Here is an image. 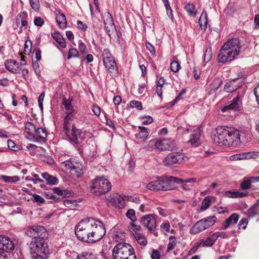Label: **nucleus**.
<instances>
[{"label":"nucleus","mask_w":259,"mask_h":259,"mask_svg":"<svg viewBox=\"0 0 259 259\" xmlns=\"http://www.w3.org/2000/svg\"><path fill=\"white\" fill-rule=\"evenodd\" d=\"M241 46L240 39L233 38L224 44L217 57L219 63L225 64L235 59L240 53Z\"/></svg>","instance_id":"obj_1"},{"label":"nucleus","mask_w":259,"mask_h":259,"mask_svg":"<svg viewBox=\"0 0 259 259\" xmlns=\"http://www.w3.org/2000/svg\"><path fill=\"white\" fill-rule=\"evenodd\" d=\"M182 181L172 176L161 177L155 181H152L147 185V188L155 191H168L176 188L175 184H180Z\"/></svg>","instance_id":"obj_2"},{"label":"nucleus","mask_w":259,"mask_h":259,"mask_svg":"<svg viewBox=\"0 0 259 259\" xmlns=\"http://www.w3.org/2000/svg\"><path fill=\"white\" fill-rule=\"evenodd\" d=\"M95 224V219L88 218L81 220L75 227V233L77 238L80 241L89 243L93 225Z\"/></svg>","instance_id":"obj_3"},{"label":"nucleus","mask_w":259,"mask_h":259,"mask_svg":"<svg viewBox=\"0 0 259 259\" xmlns=\"http://www.w3.org/2000/svg\"><path fill=\"white\" fill-rule=\"evenodd\" d=\"M112 255L114 259H137L132 246L125 242L118 243L114 247Z\"/></svg>","instance_id":"obj_4"},{"label":"nucleus","mask_w":259,"mask_h":259,"mask_svg":"<svg viewBox=\"0 0 259 259\" xmlns=\"http://www.w3.org/2000/svg\"><path fill=\"white\" fill-rule=\"evenodd\" d=\"M30 250L34 259H46L49 250L46 240H32L30 244Z\"/></svg>","instance_id":"obj_5"},{"label":"nucleus","mask_w":259,"mask_h":259,"mask_svg":"<svg viewBox=\"0 0 259 259\" xmlns=\"http://www.w3.org/2000/svg\"><path fill=\"white\" fill-rule=\"evenodd\" d=\"M111 184L105 177H97L90 183L92 193L100 196L108 192L111 189Z\"/></svg>","instance_id":"obj_6"},{"label":"nucleus","mask_w":259,"mask_h":259,"mask_svg":"<svg viewBox=\"0 0 259 259\" xmlns=\"http://www.w3.org/2000/svg\"><path fill=\"white\" fill-rule=\"evenodd\" d=\"M216 222L217 218L214 215L201 219L197 221L190 229V233L192 234H198L213 226Z\"/></svg>","instance_id":"obj_7"},{"label":"nucleus","mask_w":259,"mask_h":259,"mask_svg":"<svg viewBox=\"0 0 259 259\" xmlns=\"http://www.w3.org/2000/svg\"><path fill=\"white\" fill-rule=\"evenodd\" d=\"M104 65L108 71L112 74L118 73L115 60L108 49H104L102 52Z\"/></svg>","instance_id":"obj_8"},{"label":"nucleus","mask_w":259,"mask_h":259,"mask_svg":"<svg viewBox=\"0 0 259 259\" xmlns=\"http://www.w3.org/2000/svg\"><path fill=\"white\" fill-rule=\"evenodd\" d=\"M26 234L32 238V240H46L45 238L48 233L46 229L43 226L33 225L27 228Z\"/></svg>","instance_id":"obj_9"},{"label":"nucleus","mask_w":259,"mask_h":259,"mask_svg":"<svg viewBox=\"0 0 259 259\" xmlns=\"http://www.w3.org/2000/svg\"><path fill=\"white\" fill-rule=\"evenodd\" d=\"M93 226L89 243H95L100 241L106 233L105 227L99 220L95 219V224Z\"/></svg>","instance_id":"obj_10"},{"label":"nucleus","mask_w":259,"mask_h":259,"mask_svg":"<svg viewBox=\"0 0 259 259\" xmlns=\"http://www.w3.org/2000/svg\"><path fill=\"white\" fill-rule=\"evenodd\" d=\"M189 157L185 156L184 153L180 152H172L168 154L164 159L163 162L165 165H170L174 164H181L188 161Z\"/></svg>","instance_id":"obj_11"},{"label":"nucleus","mask_w":259,"mask_h":259,"mask_svg":"<svg viewBox=\"0 0 259 259\" xmlns=\"http://www.w3.org/2000/svg\"><path fill=\"white\" fill-rule=\"evenodd\" d=\"M226 139L227 146H235L240 143V138L239 132L238 130L232 128L226 127Z\"/></svg>","instance_id":"obj_12"},{"label":"nucleus","mask_w":259,"mask_h":259,"mask_svg":"<svg viewBox=\"0 0 259 259\" xmlns=\"http://www.w3.org/2000/svg\"><path fill=\"white\" fill-rule=\"evenodd\" d=\"M216 134L212 137L214 144L219 145L222 144L223 146H227L226 136V128L223 126L218 127L215 128Z\"/></svg>","instance_id":"obj_13"},{"label":"nucleus","mask_w":259,"mask_h":259,"mask_svg":"<svg viewBox=\"0 0 259 259\" xmlns=\"http://www.w3.org/2000/svg\"><path fill=\"white\" fill-rule=\"evenodd\" d=\"M103 23L105 29L108 35L111 37V34L114 31H116V27L114 23L112 16L109 12L104 13L103 16Z\"/></svg>","instance_id":"obj_14"},{"label":"nucleus","mask_w":259,"mask_h":259,"mask_svg":"<svg viewBox=\"0 0 259 259\" xmlns=\"http://www.w3.org/2000/svg\"><path fill=\"white\" fill-rule=\"evenodd\" d=\"M14 248V243L9 237L0 235V250L7 252H12ZM1 255V251H0V256Z\"/></svg>","instance_id":"obj_15"},{"label":"nucleus","mask_w":259,"mask_h":259,"mask_svg":"<svg viewBox=\"0 0 259 259\" xmlns=\"http://www.w3.org/2000/svg\"><path fill=\"white\" fill-rule=\"evenodd\" d=\"M140 222L151 232L154 231L156 226V220L154 214H146L141 218Z\"/></svg>","instance_id":"obj_16"},{"label":"nucleus","mask_w":259,"mask_h":259,"mask_svg":"<svg viewBox=\"0 0 259 259\" xmlns=\"http://www.w3.org/2000/svg\"><path fill=\"white\" fill-rule=\"evenodd\" d=\"M82 131L76 127L74 124L72 125L70 134L68 137L72 143L79 145L82 142Z\"/></svg>","instance_id":"obj_17"},{"label":"nucleus","mask_w":259,"mask_h":259,"mask_svg":"<svg viewBox=\"0 0 259 259\" xmlns=\"http://www.w3.org/2000/svg\"><path fill=\"white\" fill-rule=\"evenodd\" d=\"M244 92L242 91L241 93H238L237 96L234 98L231 102L227 106L224 107L222 109V112H225L230 110H235L239 108V103L241 100L244 96Z\"/></svg>","instance_id":"obj_18"},{"label":"nucleus","mask_w":259,"mask_h":259,"mask_svg":"<svg viewBox=\"0 0 259 259\" xmlns=\"http://www.w3.org/2000/svg\"><path fill=\"white\" fill-rule=\"evenodd\" d=\"M6 68L14 74H18L21 71L22 68L18 62L14 60H7L5 62Z\"/></svg>","instance_id":"obj_19"},{"label":"nucleus","mask_w":259,"mask_h":259,"mask_svg":"<svg viewBox=\"0 0 259 259\" xmlns=\"http://www.w3.org/2000/svg\"><path fill=\"white\" fill-rule=\"evenodd\" d=\"M257 156L259 157V152L253 151L242 154H234L231 156L229 157V159L231 161H236L241 160L244 158H255Z\"/></svg>","instance_id":"obj_20"},{"label":"nucleus","mask_w":259,"mask_h":259,"mask_svg":"<svg viewBox=\"0 0 259 259\" xmlns=\"http://www.w3.org/2000/svg\"><path fill=\"white\" fill-rule=\"evenodd\" d=\"M239 215L236 213H233L224 222H223L221 229L226 230L230 225L236 224L239 220Z\"/></svg>","instance_id":"obj_21"},{"label":"nucleus","mask_w":259,"mask_h":259,"mask_svg":"<svg viewBox=\"0 0 259 259\" xmlns=\"http://www.w3.org/2000/svg\"><path fill=\"white\" fill-rule=\"evenodd\" d=\"M201 127L199 126L198 128L195 129L193 133L190 135L189 140H188V143L191 145L200 144V138L201 136Z\"/></svg>","instance_id":"obj_22"},{"label":"nucleus","mask_w":259,"mask_h":259,"mask_svg":"<svg viewBox=\"0 0 259 259\" xmlns=\"http://www.w3.org/2000/svg\"><path fill=\"white\" fill-rule=\"evenodd\" d=\"M72 101V100L70 99L63 98L62 104L64 106L65 114L67 116H73V114L75 113V109L71 104Z\"/></svg>","instance_id":"obj_23"},{"label":"nucleus","mask_w":259,"mask_h":259,"mask_svg":"<svg viewBox=\"0 0 259 259\" xmlns=\"http://www.w3.org/2000/svg\"><path fill=\"white\" fill-rule=\"evenodd\" d=\"M47 136V131L41 127L36 128V134L34 135L32 140L36 142H45Z\"/></svg>","instance_id":"obj_24"},{"label":"nucleus","mask_w":259,"mask_h":259,"mask_svg":"<svg viewBox=\"0 0 259 259\" xmlns=\"http://www.w3.org/2000/svg\"><path fill=\"white\" fill-rule=\"evenodd\" d=\"M36 126L30 122H27L25 126V133L29 136V138L32 139L34 135L36 134Z\"/></svg>","instance_id":"obj_25"},{"label":"nucleus","mask_w":259,"mask_h":259,"mask_svg":"<svg viewBox=\"0 0 259 259\" xmlns=\"http://www.w3.org/2000/svg\"><path fill=\"white\" fill-rule=\"evenodd\" d=\"M139 133L135 135L136 138L138 139L145 140L149 136V131L147 127L145 126H138Z\"/></svg>","instance_id":"obj_26"},{"label":"nucleus","mask_w":259,"mask_h":259,"mask_svg":"<svg viewBox=\"0 0 259 259\" xmlns=\"http://www.w3.org/2000/svg\"><path fill=\"white\" fill-rule=\"evenodd\" d=\"M56 20L59 27L64 29L66 27L67 21L66 16L63 13H59L56 14Z\"/></svg>","instance_id":"obj_27"},{"label":"nucleus","mask_w":259,"mask_h":259,"mask_svg":"<svg viewBox=\"0 0 259 259\" xmlns=\"http://www.w3.org/2000/svg\"><path fill=\"white\" fill-rule=\"evenodd\" d=\"M248 195L247 192H242L236 191H226L225 196L229 198H243Z\"/></svg>","instance_id":"obj_28"},{"label":"nucleus","mask_w":259,"mask_h":259,"mask_svg":"<svg viewBox=\"0 0 259 259\" xmlns=\"http://www.w3.org/2000/svg\"><path fill=\"white\" fill-rule=\"evenodd\" d=\"M51 36L59 44L61 48H65L66 47L65 39L59 32L52 33Z\"/></svg>","instance_id":"obj_29"},{"label":"nucleus","mask_w":259,"mask_h":259,"mask_svg":"<svg viewBox=\"0 0 259 259\" xmlns=\"http://www.w3.org/2000/svg\"><path fill=\"white\" fill-rule=\"evenodd\" d=\"M199 26L202 30H206L207 24V15L205 11H203L198 20Z\"/></svg>","instance_id":"obj_30"},{"label":"nucleus","mask_w":259,"mask_h":259,"mask_svg":"<svg viewBox=\"0 0 259 259\" xmlns=\"http://www.w3.org/2000/svg\"><path fill=\"white\" fill-rule=\"evenodd\" d=\"M41 176L50 185H54L58 183V180L56 177L50 175L47 172L42 173Z\"/></svg>","instance_id":"obj_31"},{"label":"nucleus","mask_w":259,"mask_h":259,"mask_svg":"<svg viewBox=\"0 0 259 259\" xmlns=\"http://www.w3.org/2000/svg\"><path fill=\"white\" fill-rule=\"evenodd\" d=\"M175 141L171 139H159L155 142V146H170V145L175 144Z\"/></svg>","instance_id":"obj_32"},{"label":"nucleus","mask_w":259,"mask_h":259,"mask_svg":"<svg viewBox=\"0 0 259 259\" xmlns=\"http://www.w3.org/2000/svg\"><path fill=\"white\" fill-rule=\"evenodd\" d=\"M76 259H97V257L91 251H84L78 254Z\"/></svg>","instance_id":"obj_33"},{"label":"nucleus","mask_w":259,"mask_h":259,"mask_svg":"<svg viewBox=\"0 0 259 259\" xmlns=\"http://www.w3.org/2000/svg\"><path fill=\"white\" fill-rule=\"evenodd\" d=\"M133 235L139 244L143 246L147 244V240L143 234L135 231V233H133Z\"/></svg>","instance_id":"obj_34"},{"label":"nucleus","mask_w":259,"mask_h":259,"mask_svg":"<svg viewBox=\"0 0 259 259\" xmlns=\"http://www.w3.org/2000/svg\"><path fill=\"white\" fill-rule=\"evenodd\" d=\"M113 204L116 207L122 208L124 206V201L120 196L112 199Z\"/></svg>","instance_id":"obj_35"},{"label":"nucleus","mask_w":259,"mask_h":259,"mask_svg":"<svg viewBox=\"0 0 259 259\" xmlns=\"http://www.w3.org/2000/svg\"><path fill=\"white\" fill-rule=\"evenodd\" d=\"M235 80L227 82L224 86V91L228 93H231L236 90L237 88L235 85Z\"/></svg>","instance_id":"obj_36"},{"label":"nucleus","mask_w":259,"mask_h":259,"mask_svg":"<svg viewBox=\"0 0 259 259\" xmlns=\"http://www.w3.org/2000/svg\"><path fill=\"white\" fill-rule=\"evenodd\" d=\"M185 10L188 12L189 15L195 16L196 14V10L195 6L192 3L186 4L184 7Z\"/></svg>","instance_id":"obj_37"},{"label":"nucleus","mask_w":259,"mask_h":259,"mask_svg":"<svg viewBox=\"0 0 259 259\" xmlns=\"http://www.w3.org/2000/svg\"><path fill=\"white\" fill-rule=\"evenodd\" d=\"M169 242L167 245L166 252L172 250L176 246V238L174 236H170L169 237Z\"/></svg>","instance_id":"obj_38"},{"label":"nucleus","mask_w":259,"mask_h":259,"mask_svg":"<svg viewBox=\"0 0 259 259\" xmlns=\"http://www.w3.org/2000/svg\"><path fill=\"white\" fill-rule=\"evenodd\" d=\"M252 181L250 178H244L243 182L240 184V187L242 190H247L251 188V184Z\"/></svg>","instance_id":"obj_39"},{"label":"nucleus","mask_w":259,"mask_h":259,"mask_svg":"<svg viewBox=\"0 0 259 259\" xmlns=\"http://www.w3.org/2000/svg\"><path fill=\"white\" fill-rule=\"evenodd\" d=\"M2 179L5 182L16 183L20 181V178L18 176L10 177L7 176H2Z\"/></svg>","instance_id":"obj_40"},{"label":"nucleus","mask_w":259,"mask_h":259,"mask_svg":"<svg viewBox=\"0 0 259 259\" xmlns=\"http://www.w3.org/2000/svg\"><path fill=\"white\" fill-rule=\"evenodd\" d=\"M248 212L249 215L252 217H254L255 214L259 213V200L252 207L249 208Z\"/></svg>","instance_id":"obj_41"},{"label":"nucleus","mask_w":259,"mask_h":259,"mask_svg":"<svg viewBox=\"0 0 259 259\" xmlns=\"http://www.w3.org/2000/svg\"><path fill=\"white\" fill-rule=\"evenodd\" d=\"M215 239L212 234L211 236L208 237L203 242V247H210L212 246L215 241Z\"/></svg>","instance_id":"obj_42"},{"label":"nucleus","mask_w":259,"mask_h":259,"mask_svg":"<svg viewBox=\"0 0 259 259\" xmlns=\"http://www.w3.org/2000/svg\"><path fill=\"white\" fill-rule=\"evenodd\" d=\"M70 171L71 175L76 178H79L82 174L81 168L79 167L76 166L75 165L73 168L70 170Z\"/></svg>","instance_id":"obj_43"},{"label":"nucleus","mask_w":259,"mask_h":259,"mask_svg":"<svg viewBox=\"0 0 259 259\" xmlns=\"http://www.w3.org/2000/svg\"><path fill=\"white\" fill-rule=\"evenodd\" d=\"M212 57L211 47L209 46L206 47L205 52L204 55V61L208 62L210 60Z\"/></svg>","instance_id":"obj_44"},{"label":"nucleus","mask_w":259,"mask_h":259,"mask_svg":"<svg viewBox=\"0 0 259 259\" xmlns=\"http://www.w3.org/2000/svg\"><path fill=\"white\" fill-rule=\"evenodd\" d=\"M72 117V116H67V115H66L64 119L63 128L67 134L70 133L69 120Z\"/></svg>","instance_id":"obj_45"},{"label":"nucleus","mask_w":259,"mask_h":259,"mask_svg":"<svg viewBox=\"0 0 259 259\" xmlns=\"http://www.w3.org/2000/svg\"><path fill=\"white\" fill-rule=\"evenodd\" d=\"M79 52L77 49L75 48H71L69 49L67 59H70L71 58L78 57Z\"/></svg>","instance_id":"obj_46"},{"label":"nucleus","mask_w":259,"mask_h":259,"mask_svg":"<svg viewBox=\"0 0 259 259\" xmlns=\"http://www.w3.org/2000/svg\"><path fill=\"white\" fill-rule=\"evenodd\" d=\"M181 68L179 63L176 61H172L170 63V69L173 72H177Z\"/></svg>","instance_id":"obj_47"},{"label":"nucleus","mask_w":259,"mask_h":259,"mask_svg":"<svg viewBox=\"0 0 259 259\" xmlns=\"http://www.w3.org/2000/svg\"><path fill=\"white\" fill-rule=\"evenodd\" d=\"M126 217L130 219L132 222H135L136 220V217L135 215V211L133 209H130L128 210V211L126 212Z\"/></svg>","instance_id":"obj_48"},{"label":"nucleus","mask_w":259,"mask_h":259,"mask_svg":"<svg viewBox=\"0 0 259 259\" xmlns=\"http://www.w3.org/2000/svg\"><path fill=\"white\" fill-rule=\"evenodd\" d=\"M29 2L32 9L35 11L39 10L40 5L38 0H29Z\"/></svg>","instance_id":"obj_49"},{"label":"nucleus","mask_w":259,"mask_h":259,"mask_svg":"<svg viewBox=\"0 0 259 259\" xmlns=\"http://www.w3.org/2000/svg\"><path fill=\"white\" fill-rule=\"evenodd\" d=\"M64 205L67 208H71L72 206H75L76 202L75 200L65 199L63 200Z\"/></svg>","instance_id":"obj_50"},{"label":"nucleus","mask_w":259,"mask_h":259,"mask_svg":"<svg viewBox=\"0 0 259 259\" xmlns=\"http://www.w3.org/2000/svg\"><path fill=\"white\" fill-rule=\"evenodd\" d=\"M210 204V200L209 198H205L202 202L201 205V209L202 210H205L207 209Z\"/></svg>","instance_id":"obj_51"},{"label":"nucleus","mask_w":259,"mask_h":259,"mask_svg":"<svg viewBox=\"0 0 259 259\" xmlns=\"http://www.w3.org/2000/svg\"><path fill=\"white\" fill-rule=\"evenodd\" d=\"M78 49L80 53L83 54H86L88 52V50L86 46L81 40H79L78 42Z\"/></svg>","instance_id":"obj_52"},{"label":"nucleus","mask_w":259,"mask_h":259,"mask_svg":"<svg viewBox=\"0 0 259 259\" xmlns=\"http://www.w3.org/2000/svg\"><path fill=\"white\" fill-rule=\"evenodd\" d=\"M27 13L24 11L19 13L16 17V22L17 25H19L21 21L23 20L26 16H27Z\"/></svg>","instance_id":"obj_53"},{"label":"nucleus","mask_w":259,"mask_h":259,"mask_svg":"<svg viewBox=\"0 0 259 259\" xmlns=\"http://www.w3.org/2000/svg\"><path fill=\"white\" fill-rule=\"evenodd\" d=\"M213 237L215 240H217L219 238H222L223 239L227 238L228 237V235L225 232H217L213 234Z\"/></svg>","instance_id":"obj_54"},{"label":"nucleus","mask_w":259,"mask_h":259,"mask_svg":"<svg viewBox=\"0 0 259 259\" xmlns=\"http://www.w3.org/2000/svg\"><path fill=\"white\" fill-rule=\"evenodd\" d=\"M130 105L132 108L136 107L138 110L142 109V104L140 101L133 100L131 101Z\"/></svg>","instance_id":"obj_55"},{"label":"nucleus","mask_w":259,"mask_h":259,"mask_svg":"<svg viewBox=\"0 0 259 259\" xmlns=\"http://www.w3.org/2000/svg\"><path fill=\"white\" fill-rule=\"evenodd\" d=\"M64 165V167L66 170H70L71 168H73L74 166V164L71 161V159H70L68 160H66L63 162Z\"/></svg>","instance_id":"obj_56"},{"label":"nucleus","mask_w":259,"mask_h":259,"mask_svg":"<svg viewBox=\"0 0 259 259\" xmlns=\"http://www.w3.org/2000/svg\"><path fill=\"white\" fill-rule=\"evenodd\" d=\"M32 197L34 198V201L39 205L45 202L44 199L39 195L34 194H33Z\"/></svg>","instance_id":"obj_57"},{"label":"nucleus","mask_w":259,"mask_h":259,"mask_svg":"<svg viewBox=\"0 0 259 259\" xmlns=\"http://www.w3.org/2000/svg\"><path fill=\"white\" fill-rule=\"evenodd\" d=\"M145 45H146L147 49L150 52L152 56H155L156 52H155V48L154 47V46L152 44H151L149 42H147V41L146 42Z\"/></svg>","instance_id":"obj_58"},{"label":"nucleus","mask_w":259,"mask_h":259,"mask_svg":"<svg viewBox=\"0 0 259 259\" xmlns=\"http://www.w3.org/2000/svg\"><path fill=\"white\" fill-rule=\"evenodd\" d=\"M77 26L79 29L82 31H86L88 28V25L80 20H77Z\"/></svg>","instance_id":"obj_59"},{"label":"nucleus","mask_w":259,"mask_h":259,"mask_svg":"<svg viewBox=\"0 0 259 259\" xmlns=\"http://www.w3.org/2000/svg\"><path fill=\"white\" fill-rule=\"evenodd\" d=\"M153 121L152 117L150 116H147L142 117V123L144 125H148Z\"/></svg>","instance_id":"obj_60"},{"label":"nucleus","mask_w":259,"mask_h":259,"mask_svg":"<svg viewBox=\"0 0 259 259\" xmlns=\"http://www.w3.org/2000/svg\"><path fill=\"white\" fill-rule=\"evenodd\" d=\"M248 222V220L246 218H242L238 225L239 228L240 229L242 227L243 229H246Z\"/></svg>","instance_id":"obj_61"},{"label":"nucleus","mask_w":259,"mask_h":259,"mask_svg":"<svg viewBox=\"0 0 259 259\" xmlns=\"http://www.w3.org/2000/svg\"><path fill=\"white\" fill-rule=\"evenodd\" d=\"M34 25L37 26H42L44 24V20L40 17H36L34 20Z\"/></svg>","instance_id":"obj_62"},{"label":"nucleus","mask_w":259,"mask_h":259,"mask_svg":"<svg viewBox=\"0 0 259 259\" xmlns=\"http://www.w3.org/2000/svg\"><path fill=\"white\" fill-rule=\"evenodd\" d=\"M34 179L32 178L30 179V180L33 183V184H36L38 183H43L44 181L42 179H41L39 176L37 174H34L33 175Z\"/></svg>","instance_id":"obj_63"},{"label":"nucleus","mask_w":259,"mask_h":259,"mask_svg":"<svg viewBox=\"0 0 259 259\" xmlns=\"http://www.w3.org/2000/svg\"><path fill=\"white\" fill-rule=\"evenodd\" d=\"M46 197L48 199H51L55 202L59 201V198L57 197L54 194L52 193H48L46 194Z\"/></svg>","instance_id":"obj_64"}]
</instances>
